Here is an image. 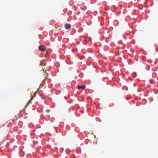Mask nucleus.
<instances>
[{"label": "nucleus", "mask_w": 158, "mask_h": 158, "mask_svg": "<svg viewBox=\"0 0 158 158\" xmlns=\"http://www.w3.org/2000/svg\"><path fill=\"white\" fill-rule=\"evenodd\" d=\"M42 52L44 51H45V48L42 45H40L38 48Z\"/></svg>", "instance_id": "nucleus-1"}, {"label": "nucleus", "mask_w": 158, "mask_h": 158, "mask_svg": "<svg viewBox=\"0 0 158 158\" xmlns=\"http://www.w3.org/2000/svg\"><path fill=\"white\" fill-rule=\"evenodd\" d=\"M71 26L70 24L69 23H67L65 25V27L66 29L69 30L71 28Z\"/></svg>", "instance_id": "nucleus-2"}, {"label": "nucleus", "mask_w": 158, "mask_h": 158, "mask_svg": "<svg viewBox=\"0 0 158 158\" xmlns=\"http://www.w3.org/2000/svg\"><path fill=\"white\" fill-rule=\"evenodd\" d=\"M6 142L5 141H3L0 144V146L1 145H2V146L3 147H6L7 146V145H6Z\"/></svg>", "instance_id": "nucleus-3"}, {"label": "nucleus", "mask_w": 158, "mask_h": 158, "mask_svg": "<svg viewBox=\"0 0 158 158\" xmlns=\"http://www.w3.org/2000/svg\"><path fill=\"white\" fill-rule=\"evenodd\" d=\"M78 88L79 89H82V90H84L85 88V86L84 85H80L78 86Z\"/></svg>", "instance_id": "nucleus-4"}, {"label": "nucleus", "mask_w": 158, "mask_h": 158, "mask_svg": "<svg viewBox=\"0 0 158 158\" xmlns=\"http://www.w3.org/2000/svg\"><path fill=\"white\" fill-rule=\"evenodd\" d=\"M40 96L41 98H42L43 99H45V96L43 94L40 95Z\"/></svg>", "instance_id": "nucleus-5"}, {"label": "nucleus", "mask_w": 158, "mask_h": 158, "mask_svg": "<svg viewBox=\"0 0 158 158\" xmlns=\"http://www.w3.org/2000/svg\"><path fill=\"white\" fill-rule=\"evenodd\" d=\"M132 76L134 77H136V73L135 72L133 73L132 74Z\"/></svg>", "instance_id": "nucleus-6"}, {"label": "nucleus", "mask_w": 158, "mask_h": 158, "mask_svg": "<svg viewBox=\"0 0 158 158\" xmlns=\"http://www.w3.org/2000/svg\"><path fill=\"white\" fill-rule=\"evenodd\" d=\"M29 103L28 102L26 104V105L25 106L24 108H25L27 107V106L29 105Z\"/></svg>", "instance_id": "nucleus-7"}, {"label": "nucleus", "mask_w": 158, "mask_h": 158, "mask_svg": "<svg viewBox=\"0 0 158 158\" xmlns=\"http://www.w3.org/2000/svg\"><path fill=\"white\" fill-rule=\"evenodd\" d=\"M33 97H31L28 102H29V103H30V102L33 99Z\"/></svg>", "instance_id": "nucleus-8"}, {"label": "nucleus", "mask_w": 158, "mask_h": 158, "mask_svg": "<svg viewBox=\"0 0 158 158\" xmlns=\"http://www.w3.org/2000/svg\"><path fill=\"white\" fill-rule=\"evenodd\" d=\"M149 69H150L149 66V68H145L147 70H149Z\"/></svg>", "instance_id": "nucleus-9"}, {"label": "nucleus", "mask_w": 158, "mask_h": 158, "mask_svg": "<svg viewBox=\"0 0 158 158\" xmlns=\"http://www.w3.org/2000/svg\"><path fill=\"white\" fill-rule=\"evenodd\" d=\"M151 80H152V79H150V81H150V83H151Z\"/></svg>", "instance_id": "nucleus-10"}, {"label": "nucleus", "mask_w": 158, "mask_h": 158, "mask_svg": "<svg viewBox=\"0 0 158 158\" xmlns=\"http://www.w3.org/2000/svg\"><path fill=\"white\" fill-rule=\"evenodd\" d=\"M77 77H75V79H77Z\"/></svg>", "instance_id": "nucleus-11"}, {"label": "nucleus", "mask_w": 158, "mask_h": 158, "mask_svg": "<svg viewBox=\"0 0 158 158\" xmlns=\"http://www.w3.org/2000/svg\"><path fill=\"white\" fill-rule=\"evenodd\" d=\"M35 94H34V97H35Z\"/></svg>", "instance_id": "nucleus-12"}, {"label": "nucleus", "mask_w": 158, "mask_h": 158, "mask_svg": "<svg viewBox=\"0 0 158 158\" xmlns=\"http://www.w3.org/2000/svg\"><path fill=\"white\" fill-rule=\"evenodd\" d=\"M124 38L126 39V38H125V37L124 36Z\"/></svg>", "instance_id": "nucleus-13"}, {"label": "nucleus", "mask_w": 158, "mask_h": 158, "mask_svg": "<svg viewBox=\"0 0 158 158\" xmlns=\"http://www.w3.org/2000/svg\"><path fill=\"white\" fill-rule=\"evenodd\" d=\"M45 79L44 80V81H45Z\"/></svg>", "instance_id": "nucleus-14"}]
</instances>
